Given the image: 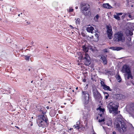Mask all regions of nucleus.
I'll use <instances>...</instances> for the list:
<instances>
[{
	"instance_id": "nucleus-33",
	"label": "nucleus",
	"mask_w": 134,
	"mask_h": 134,
	"mask_svg": "<svg viewBox=\"0 0 134 134\" xmlns=\"http://www.w3.org/2000/svg\"><path fill=\"white\" fill-rule=\"evenodd\" d=\"M122 13H116V14L118 15L119 16V15H122Z\"/></svg>"
},
{
	"instance_id": "nucleus-4",
	"label": "nucleus",
	"mask_w": 134,
	"mask_h": 134,
	"mask_svg": "<svg viewBox=\"0 0 134 134\" xmlns=\"http://www.w3.org/2000/svg\"><path fill=\"white\" fill-rule=\"evenodd\" d=\"M85 57L84 58L81 54V53H78V55H79V56L78 57V58L80 59V60H82L84 63L86 65H89L91 63L90 58L88 54L87 53H85Z\"/></svg>"
},
{
	"instance_id": "nucleus-58",
	"label": "nucleus",
	"mask_w": 134,
	"mask_h": 134,
	"mask_svg": "<svg viewBox=\"0 0 134 134\" xmlns=\"http://www.w3.org/2000/svg\"><path fill=\"white\" fill-rule=\"evenodd\" d=\"M133 84L134 85V83H133Z\"/></svg>"
},
{
	"instance_id": "nucleus-1",
	"label": "nucleus",
	"mask_w": 134,
	"mask_h": 134,
	"mask_svg": "<svg viewBox=\"0 0 134 134\" xmlns=\"http://www.w3.org/2000/svg\"><path fill=\"white\" fill-rule=\"evenodd\" d=\"M114 126L116 130L122 133L125 132L127 129V126L125 122L120 118L115 119Z\"/></svg>"
},
{
	"instance_id": "nucleus-36",
	"label": "nucleus",
	"mask_w": 134,
	"mask_h": 134,
	"mask_svg": "<svg viewBox=\"0 0 134 134\" xmlns=\"http://www.w3.org/2000/svg\"><path fill=\"white\" fill-rule=\"evenodd\" d=\"M86 81V80L85 79H84L83 80V81L84 82H85Z\"/></svg>"
},
{
	"instance_id": "nucleus-21",
	"label": "nucleus",
	"mask_w": 134,
	"mask_h": 134,
	"mask_svg": "<svg viewBox=\"0 0 134 134\" xmlns=\"http://www.w3.org/2000/svg\"><path fill=\"white\" fill-rule=\"evenodd\" d=\"M123 48H122L120 47H115V51H120Z\"/></svg>"
},
{
	"instance_id": "nucleus-27",
	"label": "nucleus",
	"mask_w": 134,
	"mask_h": 134,
	"mask_svg": "<svg viewBox=\"0 0 134 134\" xmlns=\"http://www.w3.org/2000/svg\"><path fill=\"white\" fill-rule=\"evenodd\" d=\"M25 57V59L26 60L29 61V59L30 57L28 56L27 55H26Z\"/></svg>"
},
{
	"instance_id": "nucleus-57",
	"label": "nucleus",
	"mask_w": 134,
	"mask_h": 134,
	"mask_svg": "<svg viewBox=\"0 0 134 134\" xmlns=\"http://www.w3.org/2000/svg\"><path fill=\"white\" fill-rule=\"evenodd\" d=\"M73 91V92H74V90H73V91Z\"/></svg>"
},
{
	"instance_id": "nucleus-49",
	"label": "nucleus",
	"mask_w": 134,
	"mask_h": 134,
	"mask_svg": "<svg viewBox=\"0 0 134 134\" xmlns=\"http://www.w3.org/2000/svg\"><path fill=\"white\" fill-rule=\"evenodd\" d=\"M92 38H93V36H92Z\"/></svg>"
},
{
	"instance_id": "nucleus-18",
	"label": "nucleus",
	"mask_w": 134,
	"mask_h": 134,
	"mask_svg": "<svg viewBox=\"0 0 134 134\" xmlns=\"http://www.w3.org/2000/svg\"><path fill=\"white\" fill-rule=\"evenodd\" d=\"M127 79H129L130 78H131V79H132L133 78V77L132 76L131 74V72L130 71V72H128L127 73Z\"/></svg>"
},
{
	"instance_id": "nucleus-11",
	"label": "nucleus",
	"mask_w": 134,
	"mask_h": 134,
	"mask_svg": "<svg viewBox=\"0 0 134 134\" xmlns=\"http://www.w3.org/2000/svg\"><path fill=\"white\" fill-rule=\"evenodd\" d=\"M97 110L98 112H100L99 114L100 116L101 117L102 116V115L103 114L104 112V109L100 107H99L97 109Z\"/></svg>"
},
{
	"instance_id": "nucleus-37",
	"label": "nucleus",
	"mask_w": 134,
	"mask_h": 134,
	"mask_svg": "<svg viewBox=\"0 0 134 134\" xmlns=\"http://www.w3.org/2000/svg\"><path fill=\"white\" fill-rule=\"evenodd\" d=\"M104 52H107V49H105L104 50Z\"/></svg>"
},
{
	"instance_id": "nucleus-24",
	"label": "nucleus",
	"mask_w": 134,
	"mask_h": 134,
	"mask_svg": "<svg viewBox=\"0 0 134 134\" xmlns=\"http://www.w3.org/2000/svg\"><path fill=\"white\" fill-rule=\"evenodd\" d=\"M80 19L79 18H78L75 21V22L76 24H80Z\"/></svg>"
},
{
	"instance_id": "nucleus-7",
	"label": "nucleus",
	"mask_w": 134,
	"mask_h": 134,
	"mask_svg": "<svg viewBox=\"0 0 134 134\" xmlns=\"http://www.w3.org/2000/svg\"><path fill=\"white\" fill-rule=\"evenodd\" d=\"M93 92L94 97L96 99H99L100 98V94L98 92L96 89L95 88L94 89Z\"/></svg>"
},
{
	"instance_id": "nucleus-13",
	"label": "nucleus",
	"mask_w": 134,
	"mask_h": 134,
	"mask_svg": "<svg viewBox=\"0 0 134 134\" xmlns=\"http://www.w3.org/2000/svg\"><path fill=\"white\" fill-rule=\"evenodd\" d=\"M89 26L90 27H88L86 29L87 31L89 32H91L92 33L94 32L93 31L94 28L92 26Z\"/></svg>"
},
{
	"instance_id": "nucleus-9",
	"label": "nucleus",
	"mask_w": 134,
	"mask_h": 134,
	"mask_svg": "<svg viewBox=\"0 0 134 134\" xmlns=\"http://www.w3.org/2000/svg\"><path fill=\"white\" fill-rule=\"evenodd\" d=\"M122 70L123 73H127L130 71V67L126 65H124L123 66Z\"/></svg>"
},
{
	"instance_id": "nucleus-51",
	"label": "nucleus",
	"mask_w": 134,
	"mask_h": 134,
	"mask_svg": "<svg viewBox=\"0 0 134 134\" xmlns=\"http://www.w3.org/2000/svg\"><path fill=\"white\" fill-rule=\"evenodd\" d=\"M66 104V103H64V104Z\"/></svg>"
},
{
	"instance_id": "nucleus-17",
	"label": "nucleus",
	"mask_w": 134,
	"mask_h": 134,
	"mask_svg": "<svg viewBox=\"0 0 134 134\" xmlns=\"http://www.w3.org/2000/svg\"><path fill=\"white\" fill-rule=\"evenodd\" d=\"M82 50L83 51L85 52V53H87L88 50V48L87 47H86L85 45H83L82 46Z\"/></svg>"
},
{
	"instance_id": "nucleus-44",
	"label": "nucleus",
	"mask_w": 134,
	"mask_h": 134,
	"mask_svg": "<svg viewBox=\"0 0 134 134\" xmlns=\"http://www.w3.org/2000/svg\"><path fill=\"white\" fill-rule=\"evenodd\" d=\"M78 7H75V9H78Z\"/></svg>"
},
{
	"instance_id": "nucleus-6",
	"label": "nucleus",
	"mask_w": 134,
	"mask_h": 134,
	"mask_svg": "<svg viewBox=\"0 0 134 134\" xmlns=\"http://www.w3.org/2000/svg\"><path fill=\"white\" fill-rule=\"evenodd\" d=\"M82 100L83 102L86 104L88 103L89 101V95L88 92L87 91L82 92Z\"/></svg>"
},
{
	"instance_id": "nucleus-53",
	"label": "nucleus",
	"mask_w": 134,
	"mask_h": 134,
	"mask_svg": "<svg viewBox=\"0 0 134 134\" xmlns=\"http://www.w3.org/2000/svg\"><path fill=\"white\" fill-rule=\"evenodd\" d=\"M71 129H70V130H71Z\"/></svg>"
},
{
	"instance_id": "nucleus-56",
	"label": "nucleus",
	"mask_w": 134,
	"mask_h": 134,
	"mask_svg": "<svg viewBox=\"0 0 134 134\" xmlns=\"http://www.w3.org/2000/svg\"><path fill=\"white\" fill-rule=\"evenodd\" d=\"M29 71H30V69H29Z\"/></svg>"
},
{
	"instance_id": "nucleus-40",
	"label": "nucleus",
	"mask_w": 134,
	"mask_h": 134,
	"mask_svg": "<svg viewBox=\"0 0 134 134\" xmlns=\"http://www.w3.org/2000/svg\"><path fill=\"white\" fill-rule=\"evenodd\" d=\"M129 16L130 18H131V16L130 15H129Z\"/></svg>"
},
{
	"instance_id": "nucleus-15",
	"label": "nucleus",
	"mask_w": 134,
	"mask_h": 134,
	"mask_svg": "<svg viewBox=\"0 0 134 134\" xmlns=\"http://www.w3.org/2000/svg\"><path fill=\"white\" fill-rule=\"evenodd\" d=\"M82 12L86 16H90L91 14V12L88 10L85 12H84V11H82Z\"/></svg>"
},
{
	"instance_id": "nucleus-20",
	"label": "nucleus",
	"mask_w": 134,
	"mask_h": 134,
	"mask_svg": "<svg viewBox=\"0 0 134 134\" xmlns=\"http://www.w3.org/2000/svg\"><path fill=\"white\" fill-rule=\"evenodd\" d=\"M114 18L118 20H120V18L119 16L116 14V15H114Z\"/></svg>"
},
{
	"instance_id": "nucleus-5",
	"label": "nucleus",
	"mask_w": 134,
	"mask_h": 134,
	"mask_svg": "<svg viewBox=\"0 0 134 134\" xmlns=\"http://www.w3.org/2000/svg\"><path fill=\"white\" fill-rule=\"evenodd\" d=\"M115 41L124 42L125 41V38L122 34L121 32H118L114 35V38Z\"/></svg>"
},
{
	"instance_id": "nucleus-48",
	"label": "nucleus",
	"mask_w": 134,
	"mask_h": 134,
	"mask_svg": "<svg viewBox=\"0 0 134 134\" xmlns=\"http://www.w3.org/2000/svg\"><path fill=\"white\" fill-rule=\"evenodd\" d=\"M33 82V81H32L31 82V83H32Z\"/></svg>"
},
{
	"instance_id": "nucleus-19",
	"label": "nucleus",
	"mask_w": 134,
	"mask_h": 134,
	"mask_svg": "<svg viewBox=\"0 0 134 134\" xmlns=\"http://www.w3.org/2000/svg\"><path fill=\"white\" fill-rule=\"evenodd\" d=\"M95 38H94L93 40L95 41H97L98 40V35L97 34H95Z\"/></svg>"
},
{
	"instance_id": "nucleus-41",
	"label": "nucleus",
	"mask_w": 134,
	"mask_h": 134,
	"mask_svg": "<svg viewBox=\"0 0 134 134\" xmlns=\"http://www.w3.org/2000/svg\"><path fill=\"white\" fill-rule=\"evenodd\" d=\"M111 121H110L109 124H111Z\"/></svg>"
},
{
	"instance_id": "nucleus-35",
	"label": "nucleus",
	"mask_w": 134,
	"mask_h": 134,
	"mask_svg": "<svg viewBox=\"0 0 134 134\" xmlns=\"http://www.w3.org/2000/svg\"><path fill=\"white\" fill-rule=\"evenodd\" d=\"M4 92V90H0V93H3Z\"/></svg>"
},
{
	"instance_id": "nucleus-2",
	"label": "nucleus",
	"mask_w": 134,
	"mask_h": 134,
	"mask_svg": "<svg viewBox=\"0 0 134 134\" xmlns=\"http://www.w3.org/2000/svg\"><path fill=\"white\" fill-rule=\"evenodd\" d=\"M119 106V103L118 102H112L109 103L107 107L110 113L116 114L118 113V108Z\"/></svg>"
},
{
	"instance_id": "nucleus-14",
	"label": "nucleus",
	"mask_w": 134,
	"mask_h": 134,
	"mask_svg": "<svg viewBox=\"0 0 134 134\" xmlns=\"http://www.w3.org/2000/svg\"><path fill=\"white\" fill-rule=\"evenodd\" d=\"M103 7L105 8L110 9L112 7L108 3H105L103 4Z\"/></svg>"
},
{
	"instance_id": "nucleus-30",
	"label": "nucleus",
	"mask_w": 134,
	"mask_h": 134,
	"mask_svg": "<svg viewBox=\"0 0 134 134\" xmlns=\"http://www.w3.org/2000/svg\"><path fill=\"white\" fill-rule=\"evenodd\" d=\"M105 94H107V95L105 96V99H107L108 98L109 96V95L108 93H106Z\"/></svg>"
},
{
	"instance_id": "nucleus-23",
	"label": "nucleus",
	"mask_w": 134,
	"mask_h": 134,
	"mask_svg": "<svg viewBox=\"0 0 134 134\" xmlns=\"http://www.w3.org/2000/svg\"><path fill=\"white\" fill-rule=\"evenodd\" d=\"M99 17V16L98 14L97 15H96L94 17V20L96 21H98Z\"/></svg>"
},
{
	"instance_id": "nucleus-45",
	"label": "nucleus",
	"mask_w": 134,
	"mask_h": 134,
	"mask_svg": "<svg viewBox=\"0 0 134 134\" xmlns=\"http://www.w3.org/2000/svg\"><path fill=\"white\" fill-rule=\"evenodd\" d=\"M18 16H20V14H19L18 15Z\"/></svg>"
},
{
	"instance_id": "nucleus-8",
	"label": "nucleus",
	"mask_w": 134,
	"mask_h": 134,
	"mask_svg": "<svg viewBox=\"0 0 134 134\" xmlns=\"http://www.w3.org/2000/svg\"><path fill=\"white\" fill-rule=\"evenodd\" d=\"M107 34L108 35V37L109 39H111L112 38V29L111 27L108 26H107Z\"/></svg>"
},
{
	"instance_id": "nucleus-46",
	"label": "nucleus",
	"mask_w": 134,
	"mask_h": 134,
	"mask_svg": "<svg viewBox=\"0 0 134 134\" xmlns=\"http://www.w3.org/2000/svg\"><path fill=\"white\" fill-rule=\"evenodd\" d=\"M78 87H76V90H77V89H78Z\"/></svg>"
},
{
	"instance_id": "nucleus-26",
	"label": "nucleus",
	"mask_w": 134,
	"mask_h": 134,
	"mask_svg": "<svg viewBox=\"0 0 134 134\" xmlns=\"http://www.w3.org/2000/svg\"><path fill=\"white\" fill-rule=\"evenodd\" d=\"M73 127L74 129H79L80 128L79 126L78 125H75Z\"/></svg>"
},
{
	"instance_id": "nucleus-31",
	"label": "nucleus",
	"mask_w": 134,
	"mask_h": 134,
	"mask_svg": "<svg viewBox=\"0 0 134 134\" xmlns=\"http://www.w3.org/2000/svg\"><path fill=\"white\" fill-rule=\"evenodd\" d=\"M110 49L113 50L115 51V47H111L110 48Z\"/></svg>"
},
{
	"instance_id": "nucleus-42",
	"label": "nucleus",
	"mask_w": 134,
	"mask_h": 134,
	"mask_svg": "<svg viewBox=\"0 0 134 134\" xmlns=\"http://www.w3.org/2000/svg\"><path fill=\"white\" fill-rule=\"evenodd\" d=\"M90 49H91L92 51H93V49H92V48H90Z\"/></svg>"
},
{
	"instance_id": "nucleus-16",
	"label": "nucleus",
	"mask_w": 134,
	"mask_h": 134,
	"mask_svg": "<svg viewBox=\"0 0 134 134\" xmlns=\"http://www.w3.org/2000/svg\"><path fill=\"white\" fill-rule=\"evenodd\" d=\"M103 88L105 90H108L109 91H111V90L110 87L106 85L103 87Z\"/></svg>"
},
{
	"instance_id": "nucleus-34",
	"label": "nucleus",
	"mask_w": 134,
	"mask_h": 134,
	"mask_svg": "<svg viewBox=\"0 0 134 134\" xmlns=\"http://www.w3.org/2000/svg\"><path fill=\"white\" fill-rule=\"evenodd\" d=\"M69 26L72 29H73L74 28L71 25H70Z\"/></svg>"
},
{
	"instance_id": "nucleus-25",
	"label": "nucleus",
	"mask_w": 134,
	"mask_h": 134,
	"mask_svg": "<svg viewBox=\"0 0 134 134\" xmlns=\"http://www.w3.org/2000/svg\"><path fill=\"white\" fill-rule=\"evenodd\" d=\"M67 11L69 12H71L73 11V9L71 8L70 7L69 8H68L67 9Z\"/></svg>"
},
{
	"instance_id": "nucleus-10",
	"label": "nucleus",
	"mask_w": 134,
	"mask_h": 134,
	"mask_svg": "<svg viewBox=\"0 0 134 134\" xmlns=\"http://www.w3.org/2000/svg\"><path fill=\"white\" fill-rule=\"evenodd\" d=\"M81 8H82L83 7H84L83 8V10H82V11H84V12H85L88 10V8L89 7V5L87 4H86L84 3H81Z\"/></svg>"
},
{
	"instance_id": "nucleus-29",
	"label": "nucleus",
	"mask_w": 134,
	"mask_h": 134,
	"mask_svg": "<svg viewBox=\"0 0 134 134\" xmlns=\"http://www.w3.org/2000/svg\"><path fill=\"white\" fill-rule=\"evenodd\" d=\"M105 120L104 119H99V122H104Z\"/></svg>"
},
{
	"instance_id": "nucleus-22",
	"label": "nucleus",
	"mask_w": 134,
	"mask_h": 134,
	"mask_svg": "<svg viewBox=\"0 0 134 134\" xmlns=\"http://www.w3.org/2000/svg\"><path fill=\"white\" fill-rule=\"evenodd\" d=\"M116 79L117 80H118V82H121V79L120 76L119 75H118L116 77Z\"/></svg>"
},
{
	"instance_id": "nucleus-43",
	"label": "nucleus",
	"mask_w": 134,
	"mask_h": 134,
	"mask_svg": "<svg viewBox=\"0 0 134 134\" xmlns=\"http://www.w3.org/2000/svg\"><path fill=\"white\" fill-rule=\"evenodd\" d=\"M106 93V92H105V93H104V95H105V96H106V95H107V94H105V93Z\"/></svg>"
},
{
	"instance_id": "nucleus-47",
	"label": "nucleus",
	"mask_w": 134,
	"mask_h": 134,
	"mask_svg": "<svg viewBox=\"0 0 134 134\" xmlns=\"http://www.w3.org/2000/svg\"><path fill=\"white\" fill-rule=\"evenodd\" d=\"M40 111H42V110L41 109V110H40Z\"/></svg>"
},
{
	"instance_id": "nucleus-52",
	"label": "nucleus",
	"mask_w": 134,
	"mask_h": 134,
	"mask_svg": "<svg viewBox=\"0 0 134 134\" xmlns=\"http://www.w3.org/2000/svg\"><path fill=\"white\" fill-rule=\"evenodd\" d=\"M16 127L17 128H18V127L16 126Z\"/></svg>"
},
{
	"instance_id": "nucleus-54",
	"label": "nucleus",
	"mask_w": 134,
	"mask_h": 134,
	"mask_svg": "<svg viewBox=\"0 0 134 134\" xmlns=\"http://www.w3.org/2000/svg\"><path fill=\"white\" fill-rule=\"evenodd\" d=\"M131 35H132V33L131 32Z\"/></svg>"
},
{
	"instance_id": "nucleus-55",
	"label": "nucleus",
	"mask_w": 134,
	"mask_h": 134,
	"mask_svg": "<svg viewBox=\"0 0 134 134\" xmlns=\"http://www.w3.org/2000/svg\"><path fill=\"white\" fill-rule=\"evenodd\" d=\"M32 119H33V117H32Z\"/></svg>"
},
{
	"instance_id": "nucleus-39",
	"label": "nucleus",
	"mask_w": 134,
	"mask_h": 134,
	"mask_svg": "<svg viewBox=\"0 0 134 134\" xmlns=\"http://www.w3.org/2000/svg\"><path fill=\"white\" fill-rule=\"evenodd\" d=\"M46 108L47 109H49V107L47 106L46 107Z\"/></svg>"
},
{
	"instance_id": "nucleus-28",
	"label": "nucleus",
	"mask_w": 134,
	"mask_h": 134,
	"mask_svg": "<svg viewBox=\"0 0 134 134\" xmlns=\"http://www.w3.org/2000/svg\"><path fill=\"white\" fill-rule=\"evenodd\" d=\"M100 84H101L102 86L103 87L105 85V84L104 82L102 81H101Z\"/></svg>"
},
{
	"instance_id": "nucleus-3",
	"label": "nucleus",
	"mask_w": 134,
	"mask_h": 134,
	"mask_svg": "<svg viewBox=\"0 0 134 134\" xmlns=\"http://www.w3.org/2000/svg\"><path fill=\"white\" fill-rule=\"evenodd\" d=\"M37 122L40 127L44 126L47 125L48 122V119L45 115H41L38 116Z\"/></svg>"
},
{
	"instance_id": "nucleus-12",
	"label": "nucleus",
	"mask_w": 134,
	"mask_h": 134,
	"mask_svg": "<svg viewBox=\"0 0 134 134\" xmlns=\"http://www.w3.org/2000/svg\"><path fill=\"white\" fill-rule=\"evenodd\" d=\"M107 55H102L101 56L100 59H101L104 65H106L107 64Z\"/></svg>"
},
{
	"instance_id": "nucleus-50",
	"label": "nucleus",
	"mask_w": 134,
	"mask_h": 134,
	"mask_svg": "<svg viewBox=\"0 0 134 134\" xmlns=\"http://www.w3.org/2000/svg\"><path fill=\"white\" fill-rule=\"evenodd\" d=\"M21 14H23L22 13H20Z\"/></svg>"
},
{
	"instance_id": "nucleus-38",
	"label": "nucleus",
	"mask_w": 134,
	"mask_h": 134,
	"mask_svg": "<svg viewBox=\"0 0 134 134\" xmlns=\"http://www.w3.org/2000/svg\"><path fill=\"white\" fill-rule=\"evenodd\" d=\"M113 134H116V132L114 131H113Z\"/></svg>"
},
{
	"instance_id": "nucleus-32",
	"label": "nucleus",
	"mask_w": 134,
	"mask_h": 134,
	"mask_svg": "<svg viewBox=\"0 0 134 134\" xmlns=\"http://www.w3.org/2000/svg\"><path fill=\"white\" fill-rule=\"evenodd\" d=\"M88 113H87L86 114V115H84V116L85 117V119H86L88 117Z\"/></svg>"
}]
</instances>
